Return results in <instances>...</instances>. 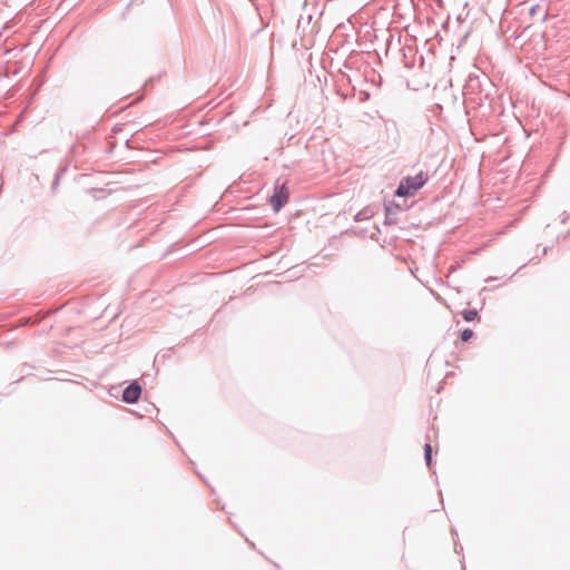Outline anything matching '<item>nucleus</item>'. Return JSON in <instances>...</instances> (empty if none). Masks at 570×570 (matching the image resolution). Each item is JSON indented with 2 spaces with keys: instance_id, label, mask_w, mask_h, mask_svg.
Masks as SVG:
<instances>
[{
  "instance_id": "f257e3e1",
  "label": "nucleus",
  "mask_w": 570,
  "mask_h": 570,
  "mask_svg": "<svg viewBox=\"0 0 570 570\" xmlns=\"http://www.w3.org/2000/svg\"><path fill=\"white\" fill-rule=\"evenodd\" d=\"M426 180L428 176L423 171H420L415 176H407L401 180L395 195L399 197L412 196L424 186Z\"/></svg>"
},
{
  "instance_id": "f03ea898",
  "label": "nucleus",
  "mask_w": 570,
  "mask_h": 570,
  "mask_svg": "<svg viewBox=\"0 0 570 570\" xmlns=\"http://www.w3.org/2000/svg\"><path fill=\"white\" fill-rule=\"evenodd\" d=\"M288 202V191L285 185L276 186L274 194L271 197V204L275 212L281 210V208Z\"/></svg>"
},
{
  "instance_id": "7ed1b4c3",
  "label": "nucleus",
  "mask_w": 570,
  "mask_h": 570,
  "mask_svg": "<svg viewBox=\"0 0 570 570\" xmlns=\"http://www.w3.org/2000/svg\"><path fill=\"white\" fill-rule=\"evenodd\" d=\"M141 394V387L137 383H131L122 392V401L126 403H135Z\"/></svg>"
},
{
  "instance_id": "20e7f679",
  "label": "nucleus",
  "mask_w": 570,
  "mask_h": 570,
  "mask_svg": "<svg viewBox=\"0 0 570 570\" xmlns=\"http://www.w3.org/2000/svg\"><path fill=\"white\" fill-rule=\"evenodd\" d=\"M476 314L475 309H464L462 312V316L466 322H472L476 317Z\"/></svg>"
},
{
  "instance_id": "39448f33",
  "label": "nucleus",
  "mask_w": 570,
  "mask_h": 570,
  "mask_svg": "<svg viewBox=\"0 0 570 570\" xmlns=\"http://www.w3.org/2000/svg\"><path fill=\"white\" fill-rule=\"evenodd\" d=\"M424 458L426 461L428 466H431L432 462V446L430 443H426L424 446Z\"/></svg>"
},
{
  "instance_id": "423d86ee",
  "label": "nucleus",
  "mask_w": 570,
  "mask_h": 570,
  "mask_svg": "<svg viewBox=\"0 0 570 570\" xmlns=\"http://www.w3.org/2000/svg\"><path fill=\"white\" fill-rule=\"evenodd\" d=\"M473 336V331L470 328H465L461 332V340L466 342Z\"/></svg>"
},
{
  "instance_id": "0eeeda50",
  "label": "nucleus",
  "mask_w": 570,
  "mask_h": 570,
  "mask_svg": "<svg viewBox=\"0 0 570 570\" xmlns=\"http://www.w3.org/2000/svg\"><path fill=\"white\" fill-rule=\"evenodd\" d=\"M535 10H537V7H532V8L530 9V14H531V16H533V14L535 13Z\"/></svg>"
}]
</instances>
